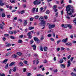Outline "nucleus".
Masks as SVG:
<instances>
[{
	"label": "nucleus",
	"instance_id": "f257e3e1",
	"mask_svg": "<svg viewBox=\"0 0 76 76\" xmlns=\"http://www.w3.org/2000/svg\"><path fill=\"white\" fill-rule=\"evenodd\" d=\"M66 10L68 14L65 15L66 18L67 19H70L69 16H71L73 13V7L71 5H68L66 8Z\"/></svg>",
	"mask_w": 76,
	"mask_h": 76
},
{
	"label": "nucleus",
	"instance_id": "f03ea898",
	"mask_svg": "<svg viewBox=\"0 0 76 76\" xmlns=\"http://www.w3.org/2000/svg\"><path fill=\"white\" fill-rule=\"evenodd\" d=\"M39 20L40 21H41V22L40 23L41 26H45V25H46L45 22L46 21L44 20V17L42 16L40 17L39 18Z\"/></svg>",
	"mask_w": 76,
	"mask_h": 76
},
{
	"label": "nucleus",
	"instance_id": "7ed1b4c3",
	"mask_svg": "<svg viewBox=\"0 0 76 76\" xmlns=\"http://www.w3.org/2000/svg\"><path fill=\"white\" fill-rule=\"evenodd\" d=\"M33 3L35 5H38L41 4V1L39 0H36L33 2Z\"/></svg>",
	"mask_w": 76,
	"mask_h": 76
},
{
	"label": "nucleus",
	"instance_id": "20e7f679",
	"mask_svg": "<svg viewBox=\"0 0 76 76\" xmlns=\"http://www.w3.org/2000/svg\"><path fill=\"white\" fill-rule=\"evenodd\" d=\"M64 27L65 28H67V27H69V29H71L72 28V26L70 25V24H66L64 26Z\"/></svg>",
	"mask_w": 76,
	"mask_h": 76
},
{
	"label": "nucleus",
	"instance_id": "39448f33",
	"mask_svg": "<svg viewBox=\"0 0 76 76\" xmlns=\"http://www.w3.org/2000/svg\"><path fill=\"white\" fill-rule=\"evenodd\" d=\"M27 35L28 36V38L29 39H31L32 38V34L31 32H29L27 34Z\"/></svg>",
	"mask_w": 76,
	"mask_h": 76
},
{
	"label": "nucleus",
	"instance_id": "423d86ee",
	"mask_svg": "<svg viewBox=\"0 0 76 76\" xmlns=\"http://www.w3.org/2000/svg\"><path fill=\"white\" fill-rule=\"evenodd\" d=\"M49 28L50 29L55 27V25L53 24H49L48 26Z\"/></svg>",
	"mask_w": 76,
	"mask_h": 76
},
{
	"label": "nucleus",
	"instance_id": "0eeeda50",
	"mask_svg": "<svg viewBox=\"0 0 76 76\" xmlns=\"http://www.w3.org/2000/svg\"><path fill=\"white\" fill-rule=\"evenodd\" d=\"M34 39L35 41L36 42H38V41H39V39H38V38L36 37H34Z\"/></svg>",
	"mask_w": 76,
	"mask_h": 76
},
{
	"label": "nucleus",
	"instance_id": "6e6552de",
	"mask_svg": "<svg viewBox=\"0 0 76 76\" xmlns=\"http://www.w3.org/2000/svg\"><path fill=\"white\" fill-rule=\"evenodd\" d=\"M4 5V3H3V1L2 0H0V5L1 6H3Z\"/></svg>",
	"mask_w": 76,
	"mask_h": 76
},
{
	"label": "nucleus",
	"instance_id": "1a4fd4ad",
	"mask_svg": "<svg viewBox=\"0 0 76 76\" xmlns=\"http://www.w3.org/2000/svg\"><path fill=\"white\" fill-rule=\"evenodd\" d=\"M68 39V38H66L65 39H63L62 40V42H64V43H66V42H67V41Z\"/></svg>",
	"mask_w": 76,
	"mask_h": 76
},
{
	"label": "nucleus",
	"instance_id": "9d476101",
	"mask_svg": "<svg viewBox=\"0 0 76 76\" xmlns=\"http://www.w3.org/2000/svg\"><path fill=\"white\" fill-rule=\"evenodd\" d=\"M67 67H69V66H70L71 64V63H70V60H68L67 61Z\"/></svg>",
	"mask_w": 76,
	"mask_h": 76
},
{
	"label": "nucleus",
	"instance_id": "9b49d317",
	"mask_svg": "<svg viewBox=\"0 0 76 76\" xmlns=\"http://www.w3.org/2000/svg\"><path fill=\"white\" fill-rule=\"evenodd\" d=\"M23 25L25 26H26V25H27V20H24V22L23 23Z\"/></svg>",
	"mask_w": 76,
	"mask_h": 76
},
{
	"label": "nucleus",
	"instance_id": "f8f14e48",
	"mask_svg": "<svg viewBox=\"0 0 76 76\" xmlns=\"http://www.w3.org/2000/svg\"><path fill=\"white\" fill-rule=\"evenodd\" d=\"M16 64V62H12L9 65V66H13Z\"/></svg>",
	"mask_w": 76,
	"mask_h": 76
},
{
	"label": "nucleus",
	"instance_id": "ddd939ff",
	"mask_svg": "<svg viewBox=\"0 0 76 76\" xmlns=\"http://www.w3.org/2000/svg\"><path fill=\"white\" fill-rule=\"evenodd\" d=\"M60 66L61 68H63V69L65 68V65L64 64H61Z\"/></svg>",
	"mask_w": 76,
	"mask_h": 76
},
{
	"label": "nucleus",
	"instance_id": "4468645a",
	"mask_svg": "<svg viewBox=\"0 0 76 76\" xmlns=\"http://www.w3.org/2000/svg\"><path fill=\"white\" fill-rule=\"evenodd\" d=\"M37 47V46L35 45V44H34V45H33L31 46V47H33V50H36V47Z\"/></svg>",
	"mask_w": 76,
	"mask_h": 76
},
{
	"label": "nucleus",
	"instance_id": "2eb2a0df",
	"mask_svg": "<svg viewBox=\"0 0 76 76\" xmlns=\"http://www.w3.org/2000/svg\"><path fill=\"white\" fill-rule=\"evenodd\" d=\"M36 9V8H33L32 10V12L33 13H35V10Z\"/></svg>",
	"mask_w": 76,
	"mask_h": 76
},
{
	"label": "nucleus",
	"instance_id": "dca6fc26",
	"mask_svg": "<svg viewBox=\"0 0 76 76\" xmlns=\"http://www.w3.org/2000/svg\"><path fill=\"white\" fill-rule=\"evenodd\" d=\"M66 45H68V46H69L70 45L71 46L72 45V43L68 42V43H66Z\"/></svg>",
	"mask_w": 76,
	"mask_h": 76
},
{
	"label": "nucleus",
	"instance_id": "f3484780",
	"mask_svg": "<svg viewBox=\"0 0 76 76\" xmlns=\"http://www.w3.org/2000/svg\"><path fill=\"white\" fill-rule=\"evenodd\" d=\"M63 59H61L59 61V63H60V64H61V63H63Z\"/></svg>",
	"mask_w": 76,
	"mask_h": 76
},
{
	"label": "nucleus",
	"instance_id": "a211bd4d",
	"mask_svg": "<svg viewBox=\"0 0 76 76\" xmlns=\"http://www.w3.org/2000/svg\"><path fill=\"white\" fill-rule=\"evenodd\" d=\"M8 66H9V64H7L6 65L5 67V69H7L8 68Z\"/></svg>",
	"mask_w": 76,
	"mask_h": 76
},
{
	"label": "nucleus",
	"instance_id": "6ab92c4d",
	"mask_svg": "<svg viewBox=\"0 0 76 76\" xmlns=\"http://www.w3.org/2000/svg\"><path fill=\"white\" fill-rule=\"evenodd\" d=\"M16 71V67L15 66L13 68V72H15Z\"/></svg>",
	"mask_w": 76,
	"mask_h": 76
},
{
	"label": "nucleus",
	"instance_id": "aec40b11",
	"mask_svg": "<svg viewBox=\"0 0 76 76\" xmlns=\"http://www.w3.org/2000/svg\"><path fill=\"white\" fill-rule=\"evenodd\" d=\"M34 27H29L28 29L29 30H31V29H34Z\"/></svg>",
	"mask_w": 76,
	"mask_h": 76
},
{
	"label": "nucleus",
	"instance_id": "412c9836",
	"mask_svg": "<svg viewBox=\"0 0 76 76\" xmlns=\"http://www.w3.org/2000/svg\"><path fill=\"white\" fill-rule=\"evenodd\" d=\"M19 65L21 66H23V63L21 61L19 63Z\"/></svg>",
	"mask_w": 76,
	"mask_h": 76
},
{
	"label": "nucleus",
	"instance_id": "4be33fe9",
	"mask_svg": "<svg viewBox=\"0 0 76 76\" xmlns=\"http://www.w3.org/2000/svg\"><path fill=\"white\" fill-rule=\"evenodd\" d=\"M53 9L54 10H55V9H57V5H55L53 7Z\"/></svg>",
	"mask_w": 76,
	"mask_h": 76
},
{
	"label": "nucleus",
	"instance_id": "5701e85b",
	"mask_svg": "<svg viewBox=\"0 0 76 76\" xmlns=\"http://www.w3.org/2000/svg\"><path fill=\"white\" fill-rule=\"evenodd\" d=\"M18 57L17 55H16L15 54H14L12 55V57L13 58H16Z\"/></svg>",
	"mask_w": 76,
	"mask_h": 76
},
{
	"label": "nucleus",
	"instance_id": "b1692460",
	"mask_svg": "<svg viewBox=\"0 0 76 76\" xmlns=\"http://www.w3.org/2000/svg\"><path fill=\"white\" fill-rule=\"evenodd\" d=\"M10 38H11V39H15V37L13 36H11Z\"/></svg>",
	"mask_w": 76,
	"mask_h": 76
},
{
	"label": "nucleus",
	"instance_id": "393cba45",
	"mask_svg": "<svg viewBox=\"0 0 76 76\" xmlns=\"http://www.w3.org/2000/svg\"><path fill=\"white\" fill-rule=\"evenodd\" d=\"M44 50L45 51H47V50H48V48H47V47H45L44 48Z\"/></svg>",
	"mask_w": 76,
	"mask_h": 76
},
{
	"label": "nucleus",
	"instance_id": "a878e982",
	"mask_svg": "<svg viewBox=\"0 0 76 76\" xmlns=\"http://www.w3.org/2000/svg\"><path fill=\"white\" fill-rule=\"evenodd\" d=\"M71 75L72 76H76V74L74 73L73 72H72Z\"/></svg>",
	"mask_w": 76,
	"mask_h": 76
},
{
	"label": "nucleus",
	"instance_id": "bb28decb",
	"mask_svg": "<svg viewBox=\"0 0 76 76\" xmlns=\"http://www.w3.org/2000/svg\"><path fill=\"white\" fill-rule=\"evenodd\" d=\"M45 13L48 14L50 13V11L49 10H47L45 12Z\"/></svg>",
	"mask_w": 76,
	"mask_h": 76
},
{
	"label": "nucleus",
	"instance_id": "cd10ccee",
	"mask_svg": "<svg viewBox=\"0 0 76 76\" xmlns=\"http://www.w3.org/2000/svg\"><path fill=\"white\" fill-rule=\"evenodd\" d=\"M11 45H12L10 44V43H8L6 45V47H9V46H11Z\"/></svg>",
	"mask_w": 76,
	"mask_h": 76
},
{
	"label": "nucleus",
	"instance_id": "c85d7f7f",
	"mask_svg": "<svg viewBox=\"0 0 76 76\" xmlns=\"http://www.w3.org/2000/svg\"><path fill=\"white\" fill-rule=\"evenodd\" d=\"M10 54H11V53H10L9 52H8L7 53V54L5 56H6V57H7V56H9V55Z\"/></svg>",
	"mask_w": 76,
	"mask_h": 76
},
{
	"label": "nucleus",
	"instance_id": "c756f323",
	"mask_svg": "<svg viewBox=\"0 0 76 76\" xmlns=\"http://www.w3.org/2000/svg\"><path fill=\"white\" fill-rule=\"evenodd\" d=\"M8 61V59H5L4 61H3V63H5V62H7Z\"/></svg>",
	"mask_w": 76,
	"mask_h": 76
},
{
	"label": "nucleus",
	"instance_id": "7c9ffc66",
	"mask_svg": "<svg viewBox=\"0 0 76 76\" xmlns=\"http://www.w3.org/2000/svg\"><path fill=\"white\" fill-rule=\"evenodd\" d=\"M9 33H10V34L12 35L13 34V32L12 31H9Z\"/></svg>",
	"mask_w": 76,
	"mask_h": 76
},
{
	"label": "nucleus",
	"instance_id": "2f4dec72",
	"mask_svg": "<svg viewBox=\"0 0 76 76\" xmlns=\"http://www.w3.org/2000/svg\"><path fill=\"white\" fill-rule=\"evenodd\" d=\"M17 54L19 55V56H21L22 55V53L19 52H17Z\"/></svg>",
	"mask_w": 76,
	"mask_h": 76
},
{
	"label": "nucleus",
	"instance_id": "473e14b6",
	"mask_svg": "<svg viewBox=\"0 0 76 76\" xmlns=\"http://www.w3.org/2000/svg\"><path fill=\"white\" fill-rule=\"evenodd\" d=\"M58 12H56L55 14V16L58 17Z\"/></svg>",
	"mask_w": 76,
	"mask_h": 76
},
{
	"label": "nucleus",
	"instance_id": "72a5a7b5",
	"mask_svg": "<svg viewBox=\"0 0 76 76\" xmlns=\"http://www.w3.org/2000/svg\"><path fill=\"white\" fill-rule=\"evenodd\" d=\"M40 49L41 51H43V49L42 47L40 46Z\"/></svg>",
	"mask_w": 76,
	"mask_h": 76
},
{
	"label": "nucleus",
	"instance_id": "f704fd0d",
	"mask_svg": "<svg viewBox=\"0 0 76 76\" xmlns=\"http://www.w3.org/2000/svg\"><path fill=\"white\" fill-rule=\"evenodd\" d=\"M10 2L12 3H15V1L14 0H10Z\"/></svg>",
	"mask_w": 76,
	"mask_h": 76
},
{
	"label": "nucleus",
	"instance_id": "c9c22d12",
	"mask_svg": "<svg viewBox=\"0 0 76 76\" xmlns=\"http://www.w3.org/2000/svg\"><path fill=\"white\" fill-rule=\"evenodd\" d=\"M2 18H4V17H5V14H4V13H3L2 14Z\"/></svg>",
	"mask_w": 76,
	"mask_h": 76
},
{
	"label": "nucleus",
	"instance_id": "e433bc0d",
	"mask_svg": "<svg viewBox=\"0 0 76 76\" xmlns=\"http://www.w3.org/2000/svg\"><path fill=\"white\" fill-rule=\"evenodd\" d=\"M65 48H64L61 47V51H63V50H65Z\"/></svg>",
	"mask_w": 76,
	"mask_h": 76
},
{
	"label": "nucleus",
	"instance_id": "4c0bfd02",
	"mask_svg": "<svg viewBox=\"0 0 76 76\" xmlns=\"http://www.w3.org/2000/svg\"><path fill=\"white\" fill-rule=\"evenodd\" d=\"M47 36L49 38H50V37H51V34H48Z\"/></svg>",
	"mask_w": 76,
	"mask_h": 76
},
{
	"label": "nucleus",
	"instance_id": "58836bf2",
	"mask_svg": "<svg viewBox=\"0 0 76 76\" xmlns=\"http://www.w3.org/2000/svg\"><path fill=\"white\" fill-rule=\"evenodd\" d=\"M36 60H37L36 64H38L39 63V62L38 60V59H36Z\"/></svg>",
	"mask_w": 76,
	"mask_h": 76
},
{
	"label": "nucleus",
	"instance_id": "ea45409f",
	"mask_svg": "<svg viewBox=\"0 0 76 76\" xmlns=\"http://www.w3.org/2000/svg\"><path fill=\"white\" fill-rule=\"evenodd\" d=\"M4 36L5 37H8V36H9V34H4Z\"/></svg>",
	"mask_w": 76,
	"mask_h": 76
},
{
	"label": "nucleus",
	"instance_id": "a19ab883",
	"mask_svg": "<svg viewBox=\"0 0 76 76\" xmlns=\"http://www.w3.org/2000/svg\"><path fill=\"white\" fill-rule=\"evenodd\" d=\"M34 18H35V19H38V18H39V16L37 15V16H35V17H34Z\"/></svg>",
	"mask_w": 76,
	"mask_h": 76
},
{
	"label": "nucleus",
	"instance_id": "79ce46f5",
	"mask_svg": "<svg viewBox=\"0 0 76 76\" xmlns=\"http://www.w3.org/2000/svg\"><path fill=\"white\" fill-rule=\"evenodd\" d=\"M70 57H71V55H69V56H68L67 57V58L68 60H69V59H70Z\"/></svg>",
	"mask_w": 76,
	"mask_h": 76
},
{
	"label": "nucleus",
	"instance_id": "37998d69",
	"mask_svg": "<svg viewBox=\"0 0 76 76\" xmlns=\"http://www.w3.org/2000/svg\"><path fill=\"white\" fill-rule=\"evenodd\" d=\"M18 43H22V40H20L18 41Z\"/></svg>",
	"mask_w": 76,
	"mask_h": 76
},
{
	"label": "nucleus",
	"instance_id": "c03bdc74",
	"mask_svg": "<svg viewBox=\"0 0 76 76\" xmlns=\"http://www.w3.org/2000/svg\"><path fill=\"white\" fill-rule=\"evenodd\" d=\"M30 44L32 45V44H33V42H34V41L31 40L30 41Z\"/></svg>",
	"mask_w": 76,
	"mask_h": 76
},
{
	"label": "nucleus",
	"instance_id": "a18cd8bd",
	"mask_svg": "<svg viewBox=\"0 0 76 76\" xmlns=\"http://www.w3.org/2000/svg\"><path fill=\"white\" fill-rule=\"evenodd\" d=\"M20 21L21 22H22V20L21 19H19L18 20V21Z\"/></svg>",
	"mask_w": 76,
	"mask_h": 76
},
{
	"label": "nucleus",
	"instance_id": "49530a36",
	"mask_svg": "<svg viewBox=\"0 0 76 76\" xmlns=\"http://www.w3.org/2000/svg\"><path fill=\"white\" fill-rule=\"evenodd\" d=\"M73 21L74 22V23H75V25H76V18H75Z\"/></svg>",
	"mask_w": 76,
	"mask_h": 76
},
{
	"label": "nucleus",
	"instance_id": "de8ad7c7",
	"mask_svg": "<svg viewBox=\"0 0 76 76\" xmlns=\"http://www.w3.org/2000/svg\"><path fill=\"white\" fill-rule=\"evenodd\" d=\"M7 18H10V17L11 16V15H7Z\"/></svg>",
	"mask_w": 76,
	"mask_h": 76
},
{
	"label": "nucleus",
	"instance_id": "09e8293b",
	"mask_svg": "<svg viewBox=\"0 0 76 76\" xmlns=\"http://www.w3.org/2000/svg\"><path fill=\"white\" fill-rule=\"evenodd\" d=\"M24 12H25V10H22V11H21L20 12L21 14H23V13H24Z\"/></svg>",
	"mask_w": 76,
	"mask_h": 76
},
{
	"label": "nucleus",
	"instance_id": "8fccbe9b",
	"mask_svg": "<svg viewBox=\"0 0 76 76\" xmlns=\"http://www.w3.org/2000/svg\"><path fill=\"white\" fill-rule=\"evenodd\" d=\"M60 48H57V50L58 51H60Z\"/></svg>",
	"mask_w": 76,
	"mask_h": 76
},
{
	"label": "nucleus",
	"instance_id": "3c124183",
	"mask_svg": "<svg viewBox=\"0 0 76 76\" xmlns=\"http://www.w3.org/2000/svg\"><path fill=\"white\" fill-rule=\"evenodd\" d=\"M24 63H25V64H27V63H28V61H24Z\"/></svg>",
	"mask_w": 76,
	"mask_h": 76
},
{
	"label": "nucleus",
	"instance_id": "603ef678",
	"mask_svg": "<svg viewBox=\"0 0 76 76\" xmlns=\"http://www.w3.org/2000/svg\"><path fill=\"white\" fill-rule=\"evenodd\" d=\"M1 26H0V28H1V29H3V25H1Z\"/></svg>",
	"mask_w": 76,
	"mask_h": 76
},
{
	"label": "nucleus",
	"instance_id": "864d4df0",
	"mask_svg": "<svg viewBox=\"0 0 76 76\" xmlns=\"http://www.w3.org/2000/svg\"><path fill=\"white\" fill-rule=\"evenodd\" d=\"M74 58L73 57L71 58H70L71 61H73V60Z\"/></svg>",
	"mask_w": 76,
	"mask_h": 76
},
{
	"label": "nucleus",
	"instance_id": "5fc2aeb1",
	"mask_svg": "<svg viewBox=\"0 0 76 76\" xmlns=\"http://www.w3.org/2000/svg\"><path fill=\"white\" fill-rule=\"evenodd\" d=\"M37 76H44L42 75H41L39 74H37Z\"/></svg>",
	"mask_w": 76,
	"mask_h": 76
},
{
	"label": "nucleus",
	"instance_id": "6e6d98bb",
	"mask_svg": "<svg viewBox=\"0 0 76 76\" xmlns=\"http://www.w3.org/2000/svg\"><path fill=\"white\" fill-rule=\"evenodd\" d=\"M23 7H24V8H25V7H26V4H24L23 5Z\"/></svg>",
	"mask_w": 76,
	"mask_h": 76
},
{
	"label": "nucleus",
	"instance_id": "4d7b16f0",
	"mask_svg": "<svg viewBox=\"0 0 76 76\" xmlns=\"http://www.w3.org/2000/svg\"><path fill=\"white\" fill-rule=\"evenodd\" d=\"M33 19L32 18H30V21H32V20H33Z\"/></svg>",
	"mask_w": 76,
	"mask_h": 76
},
{
	"label": "nucleus",
	"instance_id": "13d9d810",
	"mask_svg": "<svg viewBox=\"0 0 76 76\" xmlns=\"http://www.w3.org/2000/svg\"><path fill=\"white\" fill-rule=\"evenodd\" d=\"M61 41L60 40H58L57 41V44H59V43H60V42Z\"/></svg>",
	"mask_w": 76,
	"mask_h": 76
},
{
	"label": "nucleus",
	"instance_id": "bf43d9fd",
	"mask_svg": "<svg viewBox=\"0 0 76 76\" xmlns=\"http://www.w3.org/2000/svg\"><path fill=\"white\" fill-rule=\"evenodd\" d=\"M23 35H20L19 36V38H23Z\"/></svg>",
	"mask_w": 76,
	"mask_h": 76
},
{
	"label": "nucleus",
	"instance_id": "052dcab7",
	"mask_svg": "<svg viewBox=\"0 0 76 76\" xmlns=\"http://www.w3.org/2000/svg\"><path fill=\"white\" fill-rule=\"evenodd\" d=\"M44 18L45 19H47L48 18L47 17V16H45Z\"/></svg>",
	"mask_w": 76,
	"mask_h": 76
},
{
	"label": "nucleus",
	"instance_id": "680f3d73",
	"mask_svg": "<svg viewBox=\"0 0 76 76\" xmlns=\"http://www.w3.org/2000/svg\"><path fill=\"white\" fill-rule=\"evenodd\" d=\"M63 59L64 60H65V61H66V60H67V59H66V58L64 57L63 58Z\"/></svg>",
	"mask_w": 76,
	"mask_h": 76
},
{
	"label": "nucleus",
	"instance_id": "e2e57ef3",
	"mask_svg": "<svg viewBox=\"0 0 76 76\" xmlns=\"http://www.w3.org/2000/svg\"><path fill=\"white\" fill-rule=\"evenodd\" d=\"M16 10H13L12 11V12H16Z\"/></svg>",
	"mask_w": 76,
	"mask_h": 76
},
{
	"label": "nucleus",
	"instance_id": "0e129e2a",
	"mask_svg": "<svg viewBox=\"0 0 76 76\" xmlns=\"http://www.w3.org/2000/svg\"><path fill=\"white\" fill-rule=\"evenodd\" d=\"M18 18L17 17H15L14 18L13 20H17Z\"/></svg>",
	"mask_w": 76,
	"mask_h": 76
},
{
	"label": "nucleus",
	"instance_id": "69168bd1",
	"mask_svg": "<svg viewBox=\"0 0 76 76\" xmlns=\"http://www.w3.org/2000/svg\"><path fill=\"white\" fill-rule=\"evenodd\" d=\"M57 69H56V70H54L53 72H54L55 73H56L57 72Z\"/></svg>",
	"mask_w": 76,
	"mask_h": 76
},
{
	"label": "nucleus",
	"instance_id": "338daca9",
	"mask_svg": "<svg viewBox=\"0 0 76 76\" xmlns=\"http://www.w3.org/2000/svg\"><path fill=\"white\" fill-rule=\"evenodd\" d=\"M3 41H6V38L3 37Z\"/></svg>",
	"mask_w": 76,
	"mask_h": 76
},
{
	"label": "nucleus",
	"instance_id": "774afa93",
	"mask_svg": "<svg viewBox=\"0 0 76 76\" xmlns=\"http://www.w3.org/2000/svg\"><path fill=\"white\" fill-rule=\"evenodd\" d=\"M1 76H5L4 74H2L1 75Z\"/></svg>",
	"mask_w": 76,
	"mask_h": 76
}]
</instances>
